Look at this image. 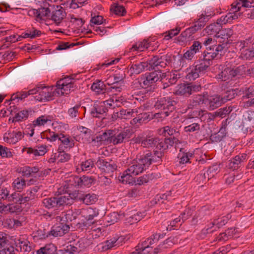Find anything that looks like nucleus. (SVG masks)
Instances as JSON below:
<instances>
[{
    "label": "nucleus",
    "mask_w": 254,
    "mask_h": 254,
    "mask_svg": "<svg viewBox=\"0 0 254 254\" xmlns=\"http://www.w3.org/2000/svg\"><path fill=\"white\" fill-rule=\"evenodd\" d=\"M242 129L247 133H252L254 130V111H248L244 116L241 125Z\"/></svg>",
    "instance_id": "nucleus-17"
},
{
    "label": "nucleus",
    "mask_w": 254,
    "mask_h": 254,
    "mask_svg": "<svg viewBox=\"0 0 254 254\" xmlns=\"http://www.w3.org/2000/svg\"><path fill=\"white\" fill-rule=\"evenodd\" d=\"M136 113H138V112L134 111L133 110H122L118 116L122 119H127L130 117H135V114Z\"/></svg>",
    "instance_id": "nucleus-50"
},
{
    "label": "nucleus",
    "mask_w": 254,
    "mask_h": 254,
    "mask_svg": "<svg viewBox=\"0 0 254 254\" xmlns=\"http://www.w3.org/2000/svg\"><path fill=\"white\" fill-rule=\"evenodd\" d=\"M232 111L231 107H224L219 109L217 111L214 113L215 117L220 118H224L226 115L229 114Z\"/></svg>",
    "instance_id": "nucleus-53"
},
{
    "label": "nucleus",
    "mask_w": 254,
    "mask_h": 254,
    "mask_svg": "<svg viewBox=\"0 0 254 254\" xmlns=\"http://www.w3.org/2000/svg\"><path fill=\"white\" fill-rule=\"evenodd\" d=\"M246 157L247 154L245 153L236 155L227 162L226 167L232 171L241 169L246 160Z\"/></svg>",
    "instance_id": "nucleus-15"
},
{
    "label": "nucleus",
    "mask_w": 254,
    "mask_h": 254,
    "mask_svg": "<svg viewBox=\"0 0 254 254\" xmlns=\"http://www.w3.org/2000/svg\"><path fill=\"white\" fill-rule=\"evenodd\" d=\"M82 108L86 110L85 107H81L80 104H76L73 107L69 108L67 113L71 118H76L79 114V110Z\"/></svg>",
    "instance_id": "nucleus-62"
},
{
    "label": "nucleus",
    "mask_w": 254,
    "mask_h": 254,
    "mask_svg": "<svg viewBox=\"0 0 254 254\" xmlns=\"http://www.w3.org/2000/svg\"><path fill=\"white\" fill-rule=\"evenodd\" d=\"M151 45L149 39H144L133 44L129 49V52H143L147 49Z\"/></svg>",
    "instance_id": "nucleus-28"
},
{
    "label": "nucleus",
    "mask_w": 254,
    "mask_h": 254,
    "mask_svg": "<svg viewBox=\"0 0 254 254\" xmlns=\"http://www.w3.org/2000/svg\"><path fill=\"white\" fill-rule=\"evenodd\" d=\"M42 136L43 138H46L48 140L53 142L56 141L57 139L59 140L60 134L53 131H46L43 133Z\"/></svg>",
    "instance_id": "nucleus-60"
},
{
    "label": "nucleus",
    "mask_w": 254,
    "mask_h": 254,
    "mask_svg": "<svg viewBox=\"0 0 254 254\" xmlns=\"http://www.w3.org/2000/svg\"><path fill=\"white\" fill-rule=\"evenodd\" d=\"M165 77V76L162 74L161 70H155L154 71L146 73L145 76L141 78L142 83L135 80L132 82L131 86L135 87L150 86L158 80H162Z\"/></svg>",
    "instance_id": "nucleus-4"
},
{
    "label": "nucleus",
    "mask_w": 254,
    "mask_h": 254,
    "mask_svg": "<svg viewBox=\"0 0 254 254\" xmlns=\"http://www.w3.org/2000/svg\"><path fill=\"white\" fill-rule=\"evenodd\" d=\"M15 250L21 252H30L31 251L30 242L26 240H21L20 239H17L15 240Z\"/></svg>",
    "instance_id": "nucleus-35"
},
{
    "label": "nucleus",
    "mask_w": 254,
    "mask_h": 254,
    "mask_svg": "<svg viewBox=\"0 0 254 254\" xmlns=\"http://www.w3.org/2000/svg\"><path fill=\"white\" fill-rule=\"evenodd\" d=\"M163 142L165 144V147L163 148V152L167 150L169 146H172L174 143H177L179 142V140L175 137L174 136L170 137L169 138L166 137L165 138H162Z\"/></svg>",
    "instance_id": "nucleus-58"
},
{
    "label": "nucleus",
    "mask_w": 254,
    "mask_h": 254,
    "mask_svg": "<svg viewBox=\"0 0 254 254\" xmlns=\"http://www.w3.org/2000/svg\"><path fill=\"white\" fill-rule=\"evenodd\" d=\"M223 67L220 65L219 69L222 71L216 75L217 78L221 79L222 81H226L230 78H232L231 76V67H226L224 69Z\"/></svg>",
    "instance_id": "nucleus-38"
},
{
    "label": "nucleus",
    "mask_w": 254,
    "mask_h": 254,
    "mask_svg": "<svg viewBox=\"0 0 254 254\" xmlns=\"http://www.w3.org/2000/svg\"><path fill=\"white\" fill-rule=\"evenodd\" d=\"M7 135L6 137H4V139L7 142L12 144H15L24 137V133L20 131L9 132Z\"/></svg>",
    "instance_id": "nucleus-33"
},
{
    "label": "nucleus",
    "mask_w": 254,
    "mask_h": 254,
    "mask_svg": "<svg viewBox=\"0 0 254 254\" xmlns=\"http://www.w3.org/2000/svg\"><path fill=\"white\" fill-rule=\"evenodd\" d=\"M174 57L170 54L162 55L160 53L159 55L153 56L151 59L147 61L149 70H160V67H166L172 63V59Z\"/></svg>",
    "instance_id": "nucleus-2"
},
{
    "label": "nucleus",
    "mask_w": 254,
    "mask_h": 254,
    "mask_svg": "<svg viewBox=\"0 0 254 254\" xmlns=\"http://www.w3.org/2000/svg\"><path fill=\"white\" fill-rule=\"evenodd\" d=\"M232 12H228L225 15H222L220 18L217 20V23L221 27L223 24L227 23H231L233 20L238 19V16H240V12L237 13V10L234 9H231Z\"/></svg>",
    "instance_id": "nucleus-26"
},
{
    "label": "nucleus",
    "mask_w": 254,
    "mask_h": 254,
    "mask_svg": "<svg viewBox=\"0 0 254 254\" xmlns=\"http://www.w3.org/2000/svg\"><path fill=\"white\" fill-rule=\"evenodd\" d=\"M232 8L237 10V13L240 10L241 7L251 8L254 7V0H239L236 3L232 4Z\"/></svg>",
    "instance_id": "nucleus-36"
},
{
    "label": "nucleus",
    "mask_w": 254,
    "mask_h": 254,
    "mask_svg": "<svg viewBox=\"0 0 254 254\" xmlns=\"http://www.w3.org/2000/svg\"><path fill=\"white\" fill-rule=\"evenodd\" d=\"M69 181L73 182V185L78 188L84 187L89 188L95 183V178L93 177L88 176H83L80 177L79 176H74L71 178Z\"/></svg>",
    "instance_id": "nucleus-13"
},
{
    "label": "nucleus",
    "mask_w": 254,
    "mask_h": 254,
    "mask_svg": "<svg viewBox=\"0 0 254 254\" xmlns=\"http://www.w3.org/2000/svg\"><path fill=\"white\" fill-rule=\"evenodd\" d=\"M0 254H14V248L9 242L0 248Z\"/></svg>",
    "instance_id": "nucleus-61"
},
{
    "label": "nucleus",
    "mask_w": 254,
    "mask_h": 254,
    "mask_svg": "<svg viewBox=\"0 0 254 254\" xmlns=\"http://www.w3.org/2000/svg\"><path fill=\"white\" fill-rule=\"evenodd\" d=\"M66 13L64 8L60 5H56L55 9L52 11L51 19L57 25H59L66 17Z\"/></svg>",
    "instance_id": "nucleus-19"
},
{
    "label": "nucleus",
    "mask_w": 254,
    "mask_h": 254,
    "mask_svg": "<svg viewBox=\"0 0 254 254\" xmlns=\"http://www.w3.org/2000/svg\"><path fill=\"white\" fill-rule=\"evenodd\" d=\"M144 216V212H137L128 218V222H130L131 224L137 223L141 220Z\"/></svg>",
    "instance_id": "nucleus-64"
},
{
    "label": "nucleus",
    "mask_w": 254,
    "mask_h": 254,
    "mask_svg": "<svg viewBox=\"0 0 254 254\" xmlns=\"http://www.w3.org/2000/svg\"><path fill=\"white\" fill-rule=\"evenodd\" d=\"M99 214V209L96 208L89 207L86 208H82L80 210L79 214L83 217L85 220L92 222L93 224L95 221L93 219Z\"/></svg>",
    "instance_id": "nucleus-20"
},
{
    "label": "nucleus",
    "mask_w": 254,
    "mask_h": 254,
    "mask_svg": "<svg viewBox=\"0 0 254 254\" xmlns=\"http://www.w3.org/2000/svg\"><path fill=\"white\" fill-rule=\"evenodd\" d=\"M130 65L129 71L131 74H138L145 70H149L147 61L146 62H131Z\"/></svg>",
    "instance_id": "nucleus-25"
},
{
    "label": "nucleus",
    "mask_w": 254,
    "mask_h": 254,
    "mask_svg": "<svg viewBox=\"0 0 254 254\" xmlns=\"http://www.w3.org/2000/svg\"><path fill=\"white\" fill-rule=\"evenodd\" d=\"M88 246L86 239H80L76 241H70L63 250H60L57 254H74L79 253Z\"/></svg>",
    "instance_id": "nucleus-6"
},
{
    "label": "nucleus",
    "mask_w": 254,
    "mask_h": 254,
    "mask_svg": "<svg viewBox=\"0 0 254 254\" xmlns=\"http://www.w3.org/2000/svg\"><path fill=\"white\" fill-rule=\"evenodd\" d=\"M248 66L246 64H242L236 67H231L232 78L236 77L242 76L246 74V69Z\"/></svg>",
    "instance_id": "nucleus-41"
},
{
    "label": "nucleus",
    "mask_w": 254,
    "mask_h": 254,
    "mask_svg": "<svg viewBox=\"0 0 254 254\" xmlns=\"http://www.w3.org/2000/svg\"><path fill=\"white\" fill-rule=\"evenodd\" d=\"M29 13L34 15L36 17V20L38 21L43 19V17H49L50 15L51 10L40 7L37 9H33L29 10Z\"/></svg>",
    "instance_id": "nucleus-32"
},
{
    "label": "nucleus",
    "mask_w": 254,
    "mask_h": 254,
    "mask_svg": "<svg viewBox=\"0 0 254 254\" xmlns=\"http://www.w3.org/2000/svg\"><path fill=\"white\" fill-rule=\"evenodd\" d=\"M96 165L102 172L107 174H112L117 168L116 163L112 160L99 157L95 163Z\"/></svg>",
    "instance_id": "nucleus-10"
},
{
    "label": "nucleus",
    "mask_w": 254,
    "mask_h": 254,
    "mask_svg": "<svg viewBox=\"0 0 254 254\" xmlns=\"http://www.w3.org/2000/svg\"><path fill=\"white\" fill-rule=\"evenodd\" d=\"M199 122L193 121V119H188L186 121V126L184 127V131L190 134L192 132H198L200 129Z\"/></svg>",
    "instance_id": "nucleus-29"
},
{
    "label": "nucleus",
    "mask_w": 254,
    "mask_h": 254,
    "mask_svg": "<svg viewBox=\"0 0 254 254\" xmlns=\"http://www.w3.org/2000/svg\"><path fill=\"white\" fill-rule=\"evenodd\" d=\"M57 247L52 243L46 244L36 251V254H56Z\"/></svg>",
    "instance_id": "nucleus-37"
},
{
    "label": "nucleus",
    "mask_w": 254,
    "mask_h": 254,
    "mask_svg": "<svg viewBox=\"0 0 254 254\" xmlns=\"http://www.w3.org/2000/svg\"><path fill=\"white\" fill-rule=\"evenodd\" d=\"M69 230L68 224L60 223L54 225L50 231V237H61L67 233Z\"/></svg>",
    "instance_id": "nucleus-21"
},
{
    "label": "nucleus",
    "mask_w": 254,
    "mask_h": 254,
    "mask_svg": "<svg viewBox=\"0 0 254 254\" xmlns=\"http://www.w3.org/2000/svg\"><path fill=\"white\" fill-rule=\"evenodd\" d=\"M59 140L61 141V144L59 145L58 150H63V149L71 148L74 146V141L69 135H65L62 133H60Z\"/></svg>",
    "instance_id": "nucleus-27"
},
{
    "label": "nucleus",
    "mask_w": 254,
    "mask_h": 254,
    "mask_svg": "<svg viewBox=\"0 0 254 254\" xmlns=\"http://www.w3.org/2000/svg\"><path fill=\"white\" fill-rule=\"evenodd\" d=\"M155 137H147L144 139H139V143L144 147L150 148L152 147Z\"/></svg>",
    "instance_id": "nucleus-59"
},
{
    "label": "nucleus",
    "mask_w": 254,
    "mask_h": 254,
    "mask_svg": "<svg viewBox=\"0 0 254 254\" xmlns=\"http://www.w3.org/2000/svg\"><path fill=\"white\" fill-rule=\"evenodd\" d=\"M233 34V31L230 28L221 29L216 37L219 39V44L217 45L218 52L221 53L226 52L228 45L232 43L230 38Z\"/></svg>",
    "instance_id": "nucleus-7"
},
{
    "label": "nucleus",
    "mask_w": 254,
    "mask_h": 254,
    "mask_svg": "<svg viewBox=\"0 0 254 254\" xmlns=\"http://www.w3.org/2000/svg\"><path fill=\"white\" fill-rule=\"evenodd\" d=\"M174 94L177 95H189L190 96V91L188 83H183L178 85L175 91Z\"/></svg>",
    "instance_id": "nucleus-44"
},
{
    "label": "nucleus",
    "mask_w": 254,
    "mask_h": 254,
    "mask_svg": "<svg viewBox=\"0 0 254 254\" xmlns=\"http://www.w3.org/2000/svg\"><path fill=\"white\" fill-rule=\"evenodd\" d=\"M238 91V89H230L227 90L224 94L221 95L220 96L223 103L234 99L237 95Z\"/></svg>",
    "instance_id": "nucleus-42"
},
{
    "label": "nucleus",
    "mask_w": 254,
    "mask_h": 254,
    "mask_svg": "<svg viewBox=\"0 0 254 254\" xmlns=\"http://www.w3.org/2000/svg\"><path fill=\"white\" fill-rule=\"evenodd\" d=\"M178 103L177 99L174 97L169 96L161 97L156 101L154 107L165 112H168V114L170 115L175 110Z\"/></svg>",
    "instance_id": "nucleus-5"
},
{
    "label": "nucleus",
    "mask_w": 254,
    "mask_h": 254,
    "mask_svg": "<svg viewBox=\"0 0 254 254\" xmlns=\"http://www.w3.org/2000/svg\"><path fill=\"white\" fill-rule=\"evenodd\" d=\"M110 10L116 15L120 16H124L127 13L125 7L123 5H119L118 3H114L112 5Z\"/></svg>",
    "instance_id": "nucleus-47"
},
{
    "label": "nucleus",
    "mask_w": 254,
    "mask_h": 254,
    "mask_svg": "<svg viewBox=\"0 0 254 254\" xmlns=\"http://www.w3.org/2000/svg\"><path fill=\"white\" fill-rule=\"evenodd\" d=\"M75 194H67L64 195L46 197L42 200V205L47 209H59L65 205H70L74 202Z\"/></svg>",
    "instance_id": "nucleus-1"
},
{
    "label": "nucleus",
    "mask_w": 254,
    "mask_h": 254,
    "mask_svg": "<svg viewBox=\"0 0 254 254\" xmlns=\"http://www.w3.org/2000/svg\"><path fill=\"white\" fill-rule=\"evenodd\" d=\"M223 103L221 96L219 95H214L209 97L205 95V104L209 110H213L221 106Z\"/></svg>",
    "instance_id": "nucleus-22"
},
{
    "label": "nucleus",
    "mask_w": 254,
    "mask_h": 254,
    "mask_svg": "<svg viewBox=\"0 0 254 254\" xmlns=\"http://www.w3.org/2000/svg\"><path fill=\"white\" fill-rule=\"evenodd\" d=\"M63 80H59L57 82V88L55 91L59 95H67L71 91H73L77 88L74 83L70 82L64 83Z\"/></svg>",
    "instance_id": "nucleus-14"
},
{
    "label": "nucleus",
    "mask_w": 254,
    "mask_h": 254,
    "mask_svg": "<svg viewBox=\"0 0 254 254\" xmlns=\"http://www.w3.org/2000/svg\"><path fill=\"white\" fill-rule=\"evenodd\" d=\"M178 39L180 42H185L193 40L194 36H192L186 29L181 33L180 35L178 37Z\"/></svg>",
    "instance_id": "nucleus-55"
},
{
    "label": "nucleus",
    "mask_w": 254,
    "mask_h": 254,
    "mask_svg": "<svg viewBox=\"0 0 254 254\" xmlns=\"http://www.w3.org/2000/svg\"><path fill=\"white\" fill-rule=\"evenodd\" d=\"M71 194H75L74 201L76 200L86 205L93 204L98 200L97 195L94 193L82 194L79 195L74 193H72Z\"/></svg>",
    "instance_id": "nucleus-24"
},
{
    "label": "nucleus",
    "mask_w": 254,
    "mask_h": 254,
    "mask_svg": "<svg viewBox=\"0 0 254 254\" xmlns=\"http://www.w3.org/2000/svg\"><path fill=\"white\" fill-rule=\"evenodd\" d=\"M211 65L200 57L194 62L190 72L187 75V78L190 80H195L207 72Z\"/></svg>",
    "instance_id": "nucleus-3"
},
{
    "label": "nucleus",
    "mask_w": 254,
    "mask_h": 254,
    "mask_svg": "<svg viewBox=\"0 0 254 254\" xmlns=\"http://www.w3.org/2000/svg\"><path fill=\"white\" fill-rule=\"evenodd\" d=\"M133 134L132 129L124 128L123 129H113L112 144L116 145L128 142Z\"/></svg>",
    "instance_id": "nucleus-8"
},
{
    "label": "nucleus",
    "mask_w": 254,
    "mask_h": 254,
    "mask_svg": "<svg viewBox=\"0 0 254 254\" xmlns=\"http://www.w3.org/2000/svg\"><path fill=\"white\" fill-rule=\"evenodd\" d=\"M214 15V13L213 12L207 13L205 11L204 13H202L199 16V17L196 20H195V19L194 20V23L197 26L198 28L201 29L205 26L206 23L208 21L211 16Z\"/></svg>",
    "instance_id": "nucleus-34"
},
{
    "label": "nucleus",
    "mask_w": 254,
    "mask_h": 254,
    "mask_svg": "<svg viewBox=\"0 0 254 254\" xmlns=\"http://www.w3.org/2000/svg\"><path fill=\"white\" fill-rule=\"evenodd\" d=\"M172 191H167L164 194L157 195L155 198V203H163L165 200L169 201L171 196Z\"/></svg>",
    "instance_id": "nucleus-51"
},
{
    "label": "nucleus",
    "mask_w": 254,
    "mask_h": 254,
    "mask_svg": "<svg viewBox=\"0 0 254 254\" xmlns=\"http://www.w3.org/2000/svg\"><path fill=\"white\" fill-rule=\"evenodd\" d=\"M231 217L232 216L229 213L226 216H219L217 218L214 219L211 224L213 226H216L217 228H219L227 224Z\"/></svg>",
    "instance_id": "nucleus-40"
},
{
    "label": "nucleus",
    "mask_w": 254,
    "mask_h": 254,
    "mask_svg": "<svg viewBox=\"0 0 254 254\" xmlns=\"http://www.w3.org/2000/svg\"><path fill=\"white\" fill-rule=\"evenodd\" d=\"M217 45H212L207 47L206 50L203 52L201 58L205 61L210 64H213V60L217 56L221 57L225 53H221L218 52L217 50Z\"/></svg>",
    "instance_id": "nucleus-11"
},
{
    "label": "nucleus",
    "mask_w": 254,
    "mask_h": 254,
    "mask_svg": "<svg viewBox=\"0 0 254 254\" xmlns=\"http://www.w3.org/2000/svg\"><path fill=\"white\" fill-rule=\"evenodd\" d=\"M160 131H162L161 134L165 137H167L168 136H174V135L178 133L175 129L171 128L169 126L164 127L160 130Z\"/></svg>",
    "instance_id": "nucleus-63"
},
{
    "label": "nucleus",
    "mask_w": 254,
    "mask_h": 254,
    "mask_svg": "<svg viewBox=\"0 0 254 254\" xmlns=\"http://www.w3.org/2000/svg\"><path fill=\"white\" fill-rule=\"evenodd\" d=\"M221 27H222L216 22V23H212L207 26L205 28V30L208 35H213L214 36L216 37L218 33H219L221 30Z\"/></svg>",
    "instance_id": "nucleus-48"
},
{
    "label": "nucleus",
    "mask_w": 254,
    "mask_h": 254,
    "mask_svg": "<svg viewBox=\"0 0 254 254\" xmlns=\"http://www.w3.org/2000/svg\"><path fill=\"white\" fill-rule=\"evenodd\" d=\"M64 149H63V150H59L58 152V163H64L68 161L70 158V155L66 153L64 151Z\"/></svg>",
    "instance_id": "nucleus-56"
},
{
    "label": "nucleus",
    "mask_w": 254,
    "mask_h": 254,
    "mask_svg": "<svg viewBox=\"0 0 254 254\" xmlns=\"http://www.w3.org/2000/svg\"><path fill=\"white\" fill-rule=\"evenodd\" d=\"M28 94H27L26 91H20L17 92L15 93H13L10 99V101L11 102L10 103V105L13 104L15 105L16 103H18L19 101H21L24 99L28 96Z\"/></svg>",
    "instance_id": "nucleus-43"
},
{
    "label": "nucleus",
    "mask_w": 254,
    "mask_h": 254,
    "mask_svg": "<svg viewBox=\"0 0 254 254\" xmlns=\"http://www.w3.org/2000/svg\"><path fill=\"white\" fill-rule=\"evenodd\" d=\"M34 234V237L37 238L38 240H44L50 237V231H48L44 227L39 228Z\"/></svg>",
    "instance_id": "nucleus-45"
},
{
    "label": "nucleus",
    "mask_w": 254,
    "mask_h": 254,
    "mask_svg": "<svg viewBox=\"0 0 254 254\" xmlns=\"http://www.w3.org/2000/svg\"><path fill=\"white\" fill-rule=\"evenodd\" d=\"M205 104V95L197 94L192 97L188 101L186 108L184 110L185 112L190 109L196 108L197 107L202 104Z\"/></svg>",
    "instance_id": "nucleus-18"
},
{
    "label": "nucleus",
    "mask_w": 254,
    "mask_h": 254,
    "mask_svg": "<svg viewBox=\"0 0 254 254\" xmlns=\"http://www.w3.org/2000/svg\"><path fill=\"white\" fill-rule=\"evenodd\" d=\"M91 89L98 94H104L107 90L106 85L104 82L100 80H96L92 84Z\"/></svg>",
    "instance_id": "nucleus-39"
},
{
    "label": "nucleus",
    "mask_w": 254,
    "mask_h": 254,
    "mask_svg": "<svg viewBox=\"0 0 254 254\" xmlns=\"http://www.w3.org/2000/svg\"><path fill=\"white\" fill-rule=\"evenodd\" d=\"M108 111V109L105 107V103H98L97 102L92 105L91 108L89 109L91 116L93 118H99L100 115H103Z\"/></svg>",
    "instance_id": "nucleus-23"
},
{
    "label": "nucleus",
    "mask_w": 254,
    "mask_h": 254,
    "mask_svg": "<svg viewBox=\"0 0 254 254\" xmlns=\"http://www.w3.org/2000/svg\"><path fill=\"white\" fill-rule=\"evenodd\" d=\"M94 161L92 159H89L81 163L80 168L83 171H89L94 166Z\"/></svg>",
    "instance_id": "nucleus-54"
},
{
    "label": "nucleus",
    "mask_w": 254,
    "mask_h": 254,
    "mask_svg": "<svg viewBox=\"0 0 254 254\" xmlns=\"http://www.w3.org/2000/svg\"><path fill=\"white\" fill-rule=\"evenodd\" d=\"M146 169L138 161L137 159L133 160V162L129 165L128 168L127 169V172L129 173L136 176L142 173Z\"/></svg>",
    "instance_id": "nucleus-30"
},
{
    "label": "nucleus",
    "mask_w": 254,
    "mask_h": 254,
    "mask_svg": "<svg viewBox=\"0 0 254 254\" xmlns=\"http://www.w3.org/2000/svg\"><path fill=\"white\" fill-rule=\"evenodd\" d=\"M181 31V28L177 27L176 28L171 29L164 33V40H169L173 37L177 35Z\"/></svg>",
    "instance_id": "nucleus-57"
},
{
    "label": "nucleus",
    "mask_w": 254,
    "mask_h": 254,
    "mask_svg": "<svg viewBox=\"0 0 254 254\" xmlns=\"http://www.w3.org/2000/svg\"><path fill=\"white\" fill-rule=\"evenodd\" d=\"M55 91L51 87L44 86L39 88L38 94L35 96V98L40 102H46L54 99V97L56 94Z\"/></svg>",
    "instance_id": "nucleus-12"
},
{
    "label": "nucleus",
    "mask_w": 254,
    "mask_h": 254,
    "mask_svg": "<svg viewBox=\"0 0 254 254\" xmlns=\"http://www.w3.org/2000/svg\"><path fill=\"white\" fill-rule=\"evenodd\" d=\"M26 186L25 180L21 177L17 178L14 180L12 183V187L18 191L22 190Z\"/></svg>",
    "instance_id": "nucleus-52"
},
{
    "label": "nucleus",
    "mask_w": 254,
    "mask_h": 254,
    "mask_svg": "<svg viewBox=\"0 0 254 254\" xmlns=\"http://www.w3.org/2000/svg\"><path fill=\"white\" fill-rule=\"evenodd\" d=\"M8 111L11 115H14L12 120V123L19 122L26 120L29 116V113L31 112L30 110H23L18 111V109L15 105L10 106Z\"/></svg>",
    "instance_id": "nucleus-16"
},
{
    "label": "nucleus",
    "mask_w": 254,
    "mask_h": 254,
    "mask_svg": "<svg viewBox=\"0 0 254 254\" xmlns=\"http://www.w3.org/2000/svg\"><path fill=\"white\" fill-rule=\"evenodd\" d=\"M162 158V154L160 152L153 151L152 152L150 151H147L141 155L139 158L137 159L142 166L146 169L153 162L161 161Z\"/></svg>",
    "instance_id": "nucleus-9"
},
{
    "label": "nucleus",
    "mask_w": 254,
    "mask_h": 254,
    "mask_svg": "<svg viewBox=\"0 0 254 254\" xmlns=\"http://www.w3.org/2000/svg\"><path fill=\"white\" fill-rule=\"evenodd\" d=\"M173 238L170 237L166 239L163 244L159 245L154 250L153 254H157L161 252L163 249L171 246L173 244Z\"/></svg>",
    "instance_id": "nucleus-46"
},
{
    "label": "nucleus",
    "mask_w": 254,
    "mask_h": 254,
    "mask_svg": "<svg viewBox=\"0 0 254 254\" xmlns=\"http://www.w3.org/2000/svg\"><path fill=\"white\" fill-rule=\"evenodd\" d=\"M165 143L163 142L162 138L155 137L152 147H155L153 151L160 152L162 153V157L164 156L163 148L165 147Z\"/></svg>",
    "instance_id": "nucleus-49"
},
{
    "label": "nucleus",
    "mask_w": 254,
    "mask_h": 254,
    "mask_svg": "<svg viewBox=\"0 0 254 254\" xmlns=\"http://www.w3.org/2000/svg\"><path fill=\"white\" fill-rule=\"evenodd\" d=\"M178 158L180 159V163L181 164H185L188 162L190 163L193 159L196 160L194 158L193 153L189 151L187 152L184 148L180 149Z\"/></svg>",
    "instance_id": "nucleus-31"
}]
</instances>
